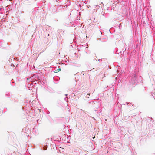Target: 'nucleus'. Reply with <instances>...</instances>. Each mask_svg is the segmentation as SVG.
<instances>
[{
    "label": "nucleus",
    "mask_w": 155,
    "mask_h": 155,
    "mask_svg": "<svg viewBox=\"0 0 155 155\" xmlns=\"http://www.w3.org/2000/svg\"><path fill=\"white\" fill-rule=\"evenodd\" d=\"M136 76L137 75L136 73L134 72L131 79V83L133 84H134L136 81Z\"/></svg>",
    "instance_id": "obj_1"
},
{
    "label": "nucleus",
    "mask_w": 155,
    "mask_h": 155,
    "mask_svg": "<svg viewBox=\"0 0 155 155\" xmlns=\"http://www.w3.org/2000/svg\"><path fill=\"white\" fill-rule=\"evenodd\" d=\"M86 3L83 2V0L82 1H81L78 2H77V5L80 8V9L81 10L83 8L82 7L84 5V4H86Z\"/></svg>",
    "instance_id": "obj_2"
},
{
    "label": "nucleus",
    "mask_w": 155,
    "mask_h": 155,
    "mask_svg": "<svg viewBox=\"0 0 155 155\" xmlns=\"http://www.w3.org/2000/svg\"><path fill=\"white\" fill-rule=\"evenodd\" d=\"M31 78H27V80L26 81L27 82V87H31L32 86V82H31L30 83V82L29 81V80L30 81L31 80Z\"/></svg>",
    "instance_id": "obj_3"
},
{
    "label": "nucleus",
    "mask_w": 155,
    "mask_h": 155,
    "mask_svg": "<svg viewBox=\"0 0 155 155\" xmlns=\"http://www.w3.org/2000/svg\"><path fill=\"white\" fill-rule=\"evenodd\" d=\"M5 96L7 98H10L11 97L12 95L9 92H6L5 94Z\"/></svg>",
    "instance_id": "obj_4"
},
{
    "label": "nucleus",
    "mask_w": 155,
    "mask_h": 155,
    "mask_svg": "<svg viewBox=\"0 0 155 155\" xmlns=\"http://www.w3.org/2000/svg\"><path fill=\"white\" fill-rule=\"evenodd\" d=\"M32 132L35 135H37L38 134V131L35 128H34L32 130Z\"/></svg>",
    "instance_id": "obj_5"
},
{
    "label": "nucleus",
    "mask_w": 155,
    "mask_h": 155,
    "mask_svg": "<svg viewBox=\"0 0 155 155\" xmlns=\"http://www.w3.org/2000/svg\"><path fill=\"white\" fill-rule=\"evenodd\" d=\"M73 23V22H70L69 23H65V25L67 26H70L71 25H72Z\"/></svg>",
    "instance_id": "obj_6"
},
{
    "label": "nucleus",
    "mask_w": 155,
    "mask_h": 155,
    "mask_svg": "<svg viewBox=\"0 0 155 155\" xmlns=\"http://www.w3.org/2000/svg\"><path fill=\"white\" fill-rule=\"evenodd\" d=\"M63 8L64 6L63 5H60L58 7V8L61 9L62 10L63 9V8Z\"/></svg>",
    "instance_id": "obj_7"
},
{
    "label": "nucleus",
    "mask_w": 155,
    "mask_h": 155,
    "mask_svg": "<svg viewBox=\"0 0 155 155\" xmlns=\"http://www.w3.org/2000/svg\"><path fill=\"white\" fill-rule=\"evenodd\" d=\"M47 147L46 146H44L43 147V149L44 150H46L47 149Z\"/></svg>",
    "instance_id": "obj_8"
},
{
    "label": "nucleus",
    "mask_w": 155,
    "mask_h": 155,
    "mask_svg": "<svg viewBox=\"0 0 155 155\" xmlns=\"http://www.w3.org/2000/svg\"><path fill=\"white\" fill-rule=\"evenodd\" d=\"M61 70V69L60 68H58V69H57L56 71L57 72H58L59 71H60Z\"/></svg>",
    "instance_id": "obj_9"
},
{
    "label": "nucleus",
    "mask_w": 155,
    "mask_h": 155,
    "mask_svg": "<svg viewBox=\"0 0 155 155\" xmlns=\"http://www.w3.org/2000/svg\"><path fill=\"white\" fill-rule=\"evenodd\" d=\"M74 152H78V148H76V149H74Z\"/></svg>",
    "instance_id": "obj_10"
},
{
    "label": "nucleus",
    "mask_w": 155,
    "mask_h": 155,
    "mask_svg": "<svg viewBox=\"0 0 155 155\" xmlns=\"http://www.w3.org/2000/svg\"><path fill=\"white\" fill-rule=\"evenodd\" d=\"M57 2H58V3H60L62 1V0H55Z\"/></svg>",
    "instance_id": "obj_11"
},
{
    "label": "nucleus",
    "mask_w": 155,
    "mask_h": 155,
    "mask_svg": "<svg viewBox=\"0 0 155 155\" xmlns=\"http://www.w3.org/2000/svg\"><path fill=\"white\" fill-rule=\"evenodd\" d=\"M28 87L29 89V90H32V86H31V87Z\"/></svg>",
    "instance_id": "obj_12"
},
{
    "label": "nucleus",
    "mask_w": 155,
    "mask_h": 155,
    "mask_svg": "<svg viewBox=\"0 0 155 155\" xmlns=\"http://www.w3.org/2000/svg\"><path fill=\"white\" fill-rule=\"evenodd\" d=\"M64 6V8H63V9H64V8H67V5H65Z\"/></svg>",
    "instance_id": "obj_13"
},
{
    "label": "nucleus",
    "mask_w": 155,
    "mask_h": 155,
    "mask_svg": "<svg viewBox=\"0 0 155 155\" xmlns=\"http://www.w3.org/2000/svg\"><path fill=\"white\" fill-rule=\"evenodd\" d=\"M68 3H69V4L68 3V4H67V5H68V6H69V5H70V2H68Z\"/></svg>",
    "instance_id": "obj_14"
},
{
    "label": "nucleus",
    "mask_w": 155,
    "mask_h": 155,
    "mask_svg": "<svg viewBox=\"0 0 155 155\" xmlns=\"http://www.w3.org/2000/svg\"><path fill=\"white\" fill-rule=\"evenodd\" d=\"M97 7H98V8H99V7H100V6H99V5H97Z\"/></svg>",
    "instance_id": "obj_15"
},
{
    "label": "nucleus",
    "mask_w": 155,
    "mask_h": 155,
    "mask_svg": "<svg viewBox=\"0 0 155 155\" xmlns=\"http://www.w3.org/2000/svg\"><path fill=\"white\" fill-rule=\"evenodd\" d=\"M126 103H127V105H128L129 104V102H126Z\"/></svg>",
    "instance_id": "obj_16"
},
{
    "label": "nucleus",
    "mask_w": 155,
    "mask_h": 155,
    "mask_svg": "<svg viewBox=\"0 0 155 155\" xmlns=\"http://www.w3.org/2000/svg\"><path fill=\"white\" fill-rule=\"evenodd\" d=\"M90 95L89 93H88V94H87V95Z\"/></svg>",
    "instance_id": "obj_17"
},
{
    "label": "nucleus",
    "mask_w": 155,
    "mask_h": 155,
    "mask_svg": "<svg viewBox=\"0 0 155 155\" xmlns=\"http://www.w3.org/2000/svg\"><path fill=\"white\" fill-rule=\"evenodd\" d=\"M153 34V35H154V36H155V32H154V33Z\"/></svg>",
    "instance_id": "obj_18"
},
{
    "label": "nucleus",
    "mask_w": 155,
    "mask_h": 155,
    "mask_svg": "<svg viewBox=\"0 0 155 155\" xmlns=\"http://www.w3.org/2000/svg\"><path fill=\"white\" fill-rule=\"evenodd\" d=\"M65 95L66 96H67L68 95V94H65Z\"/></svg>",
    "instance_id": "obj_19"
},
{
    "label": "nucleus",
    "mask_w": 155,
    "mask_h": 155,
    "mask_svg": "<svg viewBox=\"0 0 155 155\" xmlns=\"http://www.w3.org/2000/svg\"><path fill=\"white\" fill-rule=\"evenodd\" d=\"M101 4H102L103 5H104V4H103V3H101Z\"/></svg>",
    "instance_id": "obj_20"
},
{
    "label": "nucleus",
    "mask_w": 155,
    "mask_h": 155,
    "mask_svg": "<svg viewBox=\"0 0 155 155\" xmlns=\"http://www.w3.org/2000/svg\"><path fill=\"white\" fill-rule=\"evenodd\" d=\"M95 112H97V110H95Z\"/></svg>",
    "instance_id": "obj_21"
},
{
    "label": "nucleus",
    "mask_w": 155,
    "mask_h": 155,
    "mask_svg": "<svg viewBox=\"0 0 155 155\" xmlns=\"http://www.w3.org/2000/svg\"><path fill=\"white\" fill-rule=\"evenodd\" d=\"M64 100H66V97L64 98Z\"/></svg>",
    "instance_id": "obj_22"
},
{
    "label": "nucleus",
    "mask_w": 155,
    "mask_h": 155,
    "mask_svg": "<svg viewBox=\"0 0 155 155\" xmlns=\"http://www.w3.org/2000/svg\"><path fill=\"white\" fill-rule=\"evenodd\" d=\"M100 60H101V59H99L98 60H99V61H100Z\"/></svg>",
    "instance_id": "obj_23"
},
{
    "label": "nucleus",
    "mask_w": 155,
    "mask_h": 155,
    "mask_svg": "<svg viewBox=\"0 0 155 155\" xmlns=\"http://www.w3.org/2000/svg\"><path fill=\"white\" fill-rule=\"evenodd\" d=\"M65 61L66 62H67V61Z\"/></svg>",
    "instance_id": "obj_24"
},
{
    "label": "nucleus",
    "mask_w": 155,
    "mask_h": 155,
    "mask_svg": "<svg viewBox=\"0 0 155 155\" xmlns=\"http://www.w3.org/2000/svg\"><path fill=\"white\" fill-rule=\"evenodd\" d=\"M100 5H101V6H102V5L101 4H100Z\"/></svg>",
    "instance_id": "obj_25"
},
{
    "label": "nucleus",
    "mask_w": 155,
    "mask_h": 155,
    "mask_svg": "<svg viewBox=\"0 0 155 155\" xmlns=\"http://www.w3.org/2000/svg\"><path fill=\"white\" fill-rule=\"evenodd\" d=\"M66 65L65 64V65Z\"/></svg>",
    "instance_id": "obj_26"
}]
</instances>
